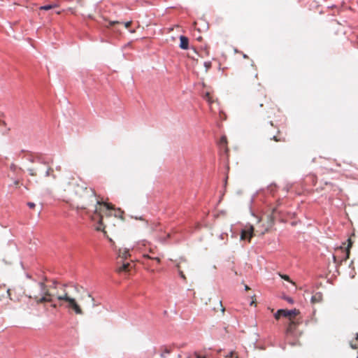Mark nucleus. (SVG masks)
<instances>
[{"label":"nucleus","instance_id":"obj_39","mask_svg":"<svg viewBox=\"0 0 358 358\" xmlns=\"http://www.w3.org/2000/svg\"><path fill=\"white\" fill-rule=\"evenodd\" d=\"M273 123H272V122H271V127H273Z\"/></svg>","mask_w":358,"mask_h":358},{"label":"nucleus","instance_id":"obj_34","mask_svg":"<svg viewBox=\"0 0 358 358\" xmlns=\"http://www.w3.org/2000/svg\"><path fill=\"white\" fill-rule=\"evenodd\" d=\"M56 169H57V171H61V166H57V167L56 168Z\"/></svg>","mask_w":358,"mask_h":358},{"label":"nucleus","instance_id":"obj_40","mask_svg":"<svg viewBox=\"0 0 358 358\" xmlns=\"http://www.w3.org/2000/svg\"><path fill=\"white\" fill-rule=\"evenodd\" d=\"M15 183L16 185H18V181H16Z\"/></svg>","mask_w":358,"mask_h":358},{"label":"nucleus","instance_id":"obj_22","mask_svg":"<svg viewBox=\"0 0 358 358\" xmlns=\"http://www.w3.org/2000/svg\"><path fill=\"white\" fill-rule=\"evenodd\" d=\"M177 267H178V272H179V274L180 275V277L182 278H183L184 280H186V277L185 276L184 273H183V271L180 270V264H178L177 265Z\"/></svg>","mask_w":358,"mask_h":358},{"label":"nucleus","instance_id":"obj_3","mask_svg":"<svg viewBox=\"0 0 358 358\" xmlns=\"http://www.w3.org/2000/svg\"><path fill=\"white\" fill-rule=\"evenodd\" d=\"M348 244L346 248L341 246L336 250V254L334 255V262L337 264H341L343 261L349 259L350 254V248L352 247V242L350 238L348 240Z\"/></svg>","mask_w":358,"mask_h":358},{"label":"nucleus","instance_id":"obj_18","mask_svg":"<svg viewBox=\"0 0 358 358\" xmlns=\"http://www.w3.org/2000/svg\"><path fill=\"white\" fill-rule=\"evenodd\" d=\"M220 144L222 146H227V138L225 136L221 137L220 141Z\"/></svg>","mask_w":358,"mask_h":358},{"label":"nucleus","instance_id":"obj_16","mask_svg":"<svg viewBox=\"0 0 358 358\" xmlns=\"http://www.w3.org/2000/svg\"><path fill=\"white\" fill-rule=\"evenodd\" d=\"M264 103L266 104V106L271 108V109H274V106H275V105L271 101H268L266 97L264 96Z\"/></svg>","mask_w":358,"mask_h":358},{"label":"nucleus","instance_id":"obj_20","mask_svg":"<svg viewBox=\"0 0 358 358\" xmlns=\"http://www.w3.org/2000/svg\"><path fill=\"white\" fill-rule=\"evenodd\" d=\"M225 358H238V355L235 352H231L229 355L225 356Z\"/></svg>","mask_w":358,"mask_h":358},{"label":"nucleus","instance_id":"obj_6","mask_svg":"<svg viewBox=\"0 0 358 358\" xmlns=\"http://www.w3.org/2000/svg\"><path fill=\"white\" fill-rule=\"evenodd\" d=\"M254 236V227L252 226L246 227L242 230L241 238L242 240H248L250 241L251 238Z\"/></svg>","mask_w":358,"mask_h":358},{"label":"nucleus","instance_id":"obj_36","mask_svg":"<svg viewBox=\"0 0 358 358\" xmlns=\"http://www.w3.org/2000/svg\"><path fill=\"white\" fill-rule=\"evenodd\" d=\"M144 257L150 258L149 255H144Z\"/></svg>","mask_w":358,"mask_h":358},{"label":"nucleus","instance_id":"obj_28","mask_svg":"<svg viewBox=\"0 0 358 358\" xmlns=\"http://www.w3.org/2000/svg\"><path fill=\"white\" fill-rule=\"evenodd\" d=\"M131 23H132L131 21L127 22L124 23V27L127 29H128V28H129L131 27Z\"/></svg>","mask_w":358,"mask_h":358},{"label":"nucleus","instance_id":"obj_10","mask_svg":"<svg viewBox=\"0 0 358 358\" xmlns=\"http://www.w3.org/2000/svg\"><path fill=\"white\" fill-rule=\"evenodd\" d=\"M323 295L321 292L315 293L311 297L312 303H317L322 301Z\"/></svg>","mask_w":358,"mask_h":358},{"label":"nucleus","instance_id":"obj_9","mask_svg":"<svg viewBox=\"0 0 358 358\" xmlns=\"http://www.w3.org/2000/svg\"><path fill=\"white\" fill-rule=\"evenodd\" d=\"M131 268V264L129 262H123L122 264L116 268V271L119 273L129 272Z\"/></svg>","mask_w":358,"mask_h":358},{"label":"nucleus","instance_id":"obj_14","mask_svg":"<svg viewBox=\"0 0 358 358\" xmlns=\"http://www.w3.org/2000/svg\"><path fill=\"white\" fill-rule=\"evenodd\" d=\"M58 7V5L56 4V3H54V4H50V5H46V6H41L39 8L40 10H50V9H52V8H57Z\"/></svg>","mask_w":358,"mask_h":358},{"label":"nucleus","instance_id":"obj_11","mask_svg":"<svg viewBox=\"0 0 358 358\" xmlns=\"http://www.w3.org/2000/svg\"><path fill=\"white\" fill-rule=\"evenodd\" d=\"M129 250L126 248L124 249H120L118 252V257L120 258H122L123 259H127L128 257H129Z\"/></svg>","mask_w":358,"mask_h":358},{"label":"nucleus","instance_id":"obj_41","mask_svg":"<svg viewBox=\"0 0 358 358\" xmlns=\"http://www.w3.org/2000/svg\"><path fill=\"white\" fill-rule=\"evenodd\" d=\"M206 55H208V50L206 51Z\"/></svg>","mask_w":358,"mask_h":358},{"label":"nucleus","instance_id":"obj_24","mask_svg":"<svg viewBox=\"0 0 358 358\" xmlns=\"http://www.w3.org/2000/svg\"><path fill=\"white\" fill-rule=\"evenodd\" d=\"M194 355L196 356V358H207V356L206 355H202L198 352H195Z\"/></svg>","mask_w":358,"mask_h":358},{"label":"nucleus","instance_id":"obj_15","mask_svg":"<svg viewBox=\"0 0 358 358\" xmlns=\"http://www.w3.org/2000/svg\"><path fill=\"white\" fill-rule=\"evenodd\" d=\"M350 345L352 348L357 349L358 348V334L357 336L350 342Z\"/></svg>","mask_w":358,"mask_h":358},{"label":"nucleus","instance_id":"obj_32","mask_svg":"<svg viewBox=\"0 0 358 358\" xmlns=\"http://www.w3.org/2000/svg\"><path fill=\"white\" fill-rule=\"evenodd\" d=\"M153 259L157 261V262H160V259L159 257H155V258H153Z\"/></svg>","mask_w":358,"mask_h":358},{"label":"nucleus","instance_id":"obj_1","mask_svg":"<svg viewBox=\"0 0 358 358\" xmlns=\"http://www.w3.org/2000/svg\"><path fill=\"white\" fill-rule=\"evenodd\" d=\"M47 278L43 281L35 282L29 287L26 295L34 300L36 304L50 303L53 308H64L69 313L76 315H84V310L73 292H78V285L62 283L53 280L46 284Z\"/></svg>","mask_w":358,"mask_h":358},{"label":"nucleus","instance_id":"obj_13","mask_svg":"<svg viewBox=\"0 0 358 358\" xmlns=\"http://www.w3.org/2000/svg\"><path fill=\"white\" fill-rule=\"evenodd\" d=\"M171 349L167 346H163L161 348V357L165 358L166 355L170 354Z\"/></svg>","mask_w":358,"mask_h":358},{"label":"nucleus","instance_id":"obj_5","mask_svg":"<svg viewBox=\"0 0 358 358\" xmlns=\"http://www.w3.org/2000/svg\"><path fill=\"white\" fill-rule=\"evenodd\" d=\"M282 311H283V317L287 318L289 320V322H291L292 320H298L296 318V317L300 313L299 310H298L296 309H293V310L282 309Z\"/></svg>","mask_w":358,"mask_h":358},{"label":"nucleus","instance_id":"obj_33","mask_svg":"<svg viewBox=\"0 0 358 358\" xmlns=\"http://www.w3.org/2000/svg\"><path fill=\"white\" fill-rule=\"evenodd\" d=\"M29 160L30 162H34V158H33L32 157H31L29 159Z\"/></svg>","mask_w":358,"mask_h":358},{"label":"nucleus","instance_id":"obj_42","mask_svg":"<svg viewBox=\"0 0 358 358\" xmlns=\"http://www.w3.org/2000/svg\"><path fill=\"white\" fill-rule=\"evenodd\" d=\"M357 358H358V356H357Z\"/></svg>","mask_w":358,"mask_h":358},{"label":"nucleus","instance_id":"obj_37","mask_svg":"<svg viewBox=\"0 0 358 358\" xmlns=\"http://www.w3.org/2000/svg\"><path fill=\"white\" fill-rule=\"evenodd\" d=\"M243 57H244L245 58H248V56H247L246 55H243Z\"/></svg>","mask_w":358,"mask_h":358},{"label":"nucleus","instance_id":"obj_26","mask_svg":"<svg viewBox=\"0 0 358 358\" xmlns=\"http://www.w3.org/2000/svg\"><path fill=\"white\" fill-rule=\"evenodd\" d=\"M219 306H220V310L222 311V313H224V311H225V308H224V307L222 306V301H219Z\"/></svg>","mask_w":358,"mask_h":358},{"label":"nucleus","instance_id":"obj_17","mask_svg":"<svg viewBox=\"0 0 358 358\" xmlns=\"http://www.w3.org/2000/svg\"><path fill=\"white\" fill-rule=\"evenodd\" d=\"M38 170H39L38 168H36V169L29 168V169H27L29 175L31 176H37V171H38Z\"/></svg>","mask_w":358,"mask_h":358},{"label":"nucleus","instance_id":"obj_4","mask_svg":"<svg viewBox=\"0 0 358 358\" xmlns=\"http://www.w3.org/2000/svg\"><path fill=\"white\" fill-rule=\"evenodd\" d=\"M299 323H300V322L299 321V320H292L291 322H289L287 327L286 328V330H285V335L287 336H294L295 331H296Z\"/></svg>","mask_w":358,"mask_h":358},{"label":"nucleus","instance_id":"obj_19","mask_svg":"<svg viewBox=\"0 0 358 358\" xmlns=\"http://www.w3.org/2000/svg\"><path fill=\"white\" fill-rule=\"evenodd\" d=\"M274 317L276 320H279L280 317H283V311L282 309L278 310L276 313L274 315Z\"/></svg>","mask_w":358,"mask_h":358},{"label":"nucleus","instance_id":"obj_29","mask_svg":"<svg viewBox=\"0 0 358 358\" xmlns=\"http://www.w3.org/2000/svg\"><path fill=\"white\" fill-rule=\"evenodd\" d=\"M27 206L30 208H34L35 207V203H33V202H28L27 203Z\"/></svg>","mask_w":358,"mask_h":358},{"label":"nucleus","instance_id":"obj_38","mask_svg":"<svg viewBox=\"0 0 358 358\" xmlns=\"http://www.w3.org/2000/svg\"><path fill=\"white\" fill-rule=\"evenodd\" d=\"M214 310H215V311H217L218 310L217 308H214Z\"/></svg>","mask_w":358,"mask_h":358},{"label":"nucleus","instance_id":"obj_25","mask_svg":"<svg viewBox=\"0 0 358 358\" xmlns=\"http://www.w3.org/2000/svg\"><path fill=\"white\" fill-rule=\"evenodd\" d=\"M205 98L207 99V101L208 102H212L211 101V96H210V94L209 92H207L206 94H205Z\"/></svg>","mask_w":358,"mask_h":358},{"label":"nucleus","instance_id":"obj_8","mask_svg":"<svg viewBox=\"0 0 358 358\" xmlns=\"http://www.w3.org/2000/svg\"><path fill=\"white\" fill-rule=\"evenodd\" d=\"M179 47L182 50H187L189 48V39L185 36H180Z\"/></svg>","mask_w":358,"mask_h":358},{"label":"nucleus","instance_id":"obj_35","mask_svg":"<svg viewBox=\"0 0 358 358\" xmlns=\"http://www.w3.org/2000/svg\"><path fill=\"white\" fill-rule=\"evenodd\" d=\"M245 289H246V290H248V289H250V288H249V287H248V285H245Z\"/></svg>","mask_w":358,"mask_h":358},{"label":"nucleus","instance_id":"obj_2","mask_svg":"<svg viewBox=\"0 0 358 358\" xmlns=\"http://www.w3.org/2000/svg\"><path fill=\"white\" fill-rule=\"evenodd\" d=\"M73 194L78 201V208L87 209L96 203L94 212L92 215V220L97 222L96 230L102 231L106 234V228L114 226L113 217L115 219L123 220V211L120 209H115L114 206L99 199L94 189L87 187L84 184H76L73 187Z\"/></svg>","mask_w":358,"mask_h":358},{"label":"nucleus","instance_id":"obj_21","mask_svg":"<svg viewBox=\"0 0 358 358\" xmlns=\"http://www.w3.org/2000/svg\"><path fill=\"white\" fill-rule=\"evenodd\" d=\"M120 24V22L119 21H110L108 22V25H106V28H110L115 24Z\"/></svg>","mask_w":358,"mask_h":358},{"label":"nucleus","instance_id":"obj_31","mask_svg":"<svg viewBox=\"0 0 358 358\" xmlns=\"http://www.w3.org/2000/svg\"><path fill=\"white\" fill-rule=\"evenodd\" d=\"M15 167H16V166H15V164H12L10 165V169H11V170H14V169H15Z\"/></svg>","mask_w":358,"mask_h":358},{"label":"nucleus","instance_id":"obj_27","mask_svg":"<svg viewBox=\"0 0 358 358\" xmlns=\"http://www.w3.org/2000/svg\"><path fill=\"white\" fill-rule=\"evenodd\" d=\"M281 278H283L284 280H287V281H289V282H292L289 277L287 275H281Z\"/></svg>","mask_w":358,"mask_h":358},{"label":"nucleus","instance_id":"obj_12","mask_svg":"<svg viewBox=\"0 0 358 358\" xmlns=\"http://www.w3.org/2000/svg\"><path fill=\"white\" fill-rule=\"evenodd\" d=\"M50 176H51L53 179H56L57 178L56 176L54 174V169L50 166H48L45 173V177Z\"/></svg>","mask_w":358,"mask_h":358},{"label":"nucleus","instance_id":"obj_7","mask_svg":"<svg viewBox=\"0 0 358 358\" xmlns=\"http://www.w3.org/2000/svg\"><path fill=\"white\" fill-rule=\"evenodd\" d=\"M267 137L270 140H273L276 142H285V138L281 134V132L280 131V130L278 128H276V134L273 135L268 132Z\"/></svg>","mask_w":358,"mask_h":358},{"label":"nucleus","instance_id":"obj_23","mask_svg":"<svg viewBox=\"0 0 358 358\" xmlns=\"http://www.w3.org/2000/svg\"><path fill=\"white\" fill-rule=\"evenodd\" d=\"M204 66L206 68V71H207L211 67V62H204Z\"/></svg>","mask_w":358,"mask_h":358},{"label":"nucleus","instance_id":"obj_30","mask_svg":"<svg viewBox=\"0 0 358 358\" xmlns=\"http://www.w3.org/2000/svg\"><path fill=\"white\" fill-rule=\"evenodd\" d=\"M255 103H256L257 105H259L260 107H262V106H264V103L260 102V101H257H257H255Z\"/></svg>","mask_w":358,"mask_h":358}]
</instances>
